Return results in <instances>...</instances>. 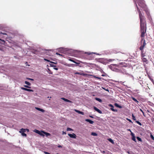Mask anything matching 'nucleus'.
Masks as SVG:
<instances>
[{"mask_svg": "<svg viewBox=\"0 0 154 154\" xmlns=\"http://www.w3.org/2000/svg\"><path fill=\"white\" fill-rule=\"evenodd\" d=\"M140 19V27L141 34L140 37H143L146 31V24L145 17L143 16L140 11L137 8Z\"/></svg>", "mask_w": 154, "mask_h": 154, "instance_id": "obj_1", "label": "nucleus"}, {"mask_svg": "<svg viewBox=\"0 0 154 154\" xmlns=\"http://www.w3.org/2000/svg\"><path fill=\"white\" fill-rule=\"evenodd\" d=\"M134 2V3L135 4V5L137 7V10L138 8V9L140 11V10L138 8V7L137 4H136V1L135 0H133ZM137 1L138 5L139 6L141 7V8H143V9H144L146 8V5L145 4V3L144 1L143 0H136Z\"/></svg>", "mask_w": 154, "mask_h": 154, "instance_id": "obj_2", "label": "nucleus"}, {"mask_svg": "<svg viewBox=\"0 0 154 154\" xmlns=\"http://www.w3.org/2000/svg\"><path fill=\"white\" fill-rule=\"evenodd\" d=\"M43 131H39L37 129H35L34 131L37 134H38L39 135H40L41 136H42L43 137L44 136V135L43 134Z\"/></svg>", "mask_w": 154, "mask_h": 154, "instance_id": "obj_3", "label": "nucleus"}, {"mask_svg": "<svg viewBox=\"0 0 154 154\" xmlns=\"http://www.w3.org/2000/svg\"><path fill=\"white\" fill-rule=\"evenodd\" d=\"M26 129H25L22 128L20 129L19 132L21 133L22 135L23 136L26 137L27 135L25 133L26 132Z\"/></svg>", "mask_w": 154, "mask_h": 154, "instance_id": "obj_4", "label": "nucleus"}, {"mask_svg": "<svg viewBox=\"0 0 154 154\" xmlns=\"http://www.w3.org/2000/svg\"><path fill=\"white\" fill-rule=\"evenodd\" d=\"M118 65L115 64H112L110 66L109 68L112 71H116L117 70V69H116L114 66H118Z\"/></svg>", "mask_w": 154, "mask_h": 154, "instance_id": "obj_5", "label": "nucleus"}, {"mask_svg": "<svg viewBox=\"0 0 154 154\" xmlns=\"http://www.w3.org/2000/svg\"><path fill=\"white\" fill-rule=\"evenodd\" d=\"M108 106L109 107H111L110 108V110L113 112H117L118 110L116 109H114V106L112 105V104H110L108 105Z\"/></svg>", "mask_w": 154, "mask_h": 154, "instance_id": "obj_6", "label": "nucleus"}, {"mask_svg": "<svg viewBox=\"0 0 154 154\" xmlns=\"http://www.w3.org/2000/svg\"><path fill=\"white\" fill-rule=\"evenodd\" d=\"M68 135L70 138L74 139L76 138V135L74 133L72 134H68Z\"/></svg>", "mask_w": 154, "mask_h": 154, "instance_id": "obj_7", "label": "nucleus"}, {"mask_svg": "<svg viewBox=\"0 0 154 154\" xmlns=\"http://www.w3.org/2000/svg\"><path fill=\"white\" fill-rule=\"evenodd\" d=\"M21 89L23 90L28 91H29V92H33V90L32 89H28L27 88H26L24 87H21Z\"/></svg>", "mask_w": 154, "mask_h": 154, "instance_id": "obj_8", "label": "nucleus"}, {"mask_svg": "<svg viewBox=\"0 0 154 154\" xmlns=\"http://www.w3.org/2000/svg\"><path fill=\"white\" fill-rule=\"evenodd\" d=\"M94 109L95 110L97 111V112H98L100 114H102V112L99 109H98L97 107H96L95 106L94 107Z\"/></svg>", "mask_w": 154, "mask_h": 154, "instance_id": "obj_9", "label": "nucleus"}, {"mask_svg": "<svg viewBox=\"0 0 154 154\" xmlns=\"http://www.w3.org/2000/svg\"><path fill=\"white\" fill-rule=\"evenodd\" d=\"M144 10L145 11L146 14L147 15L148 17L149 18L150 17V15L149 14V10L146 8L144 9Z\"/></svg>", "mask_w": 154, "mask_h": 154, "instance_id": "obj_10", "label": "nucleus"}, {"mask_svg": "<svg viewBox=\"0 0 154 154\" xmlns=\"http://www.w3.org/2000/svg\"><path fill=\"white\" fill-rule=\"evenodd\" d=\"M61 99L65 102H69V103H72V101H71L67 99H66L64 97H62V98H61Z\"/></svg>", "mask_w": 154, "mask_h": 154, "instance_id": "obj_11", "label": "nucleus"}, {"mask_svg": "<svg viewBox=\"0 0 154 154\" xmlns=\"http://www.w3.org/2000/svg\"><path fill=\"white\" fill-rule=\"evenodd\" d=\"M74 111L76 112H77L79 114H81L82 115H84V112L81 111L79 110L75 109Z\"/></svg>", "mask_w": 154, "mask_h": 154, "instance_id": "obj_12", "label": "nucleus"}, {"mask_svg": "<svg viewBox=\"0 0 154 154\" xmlns=\"http://www.w3.org/2000/svg\"><path fill=\"white\" fill-rule=\"evenodd\" d=\"M147 74L148 75V76L149 78V79L154 84V81L153 79L151 78V77L148 74V73L146 72Z\"/></svg>", "mask_w": 154, "mask_h": 154, "instance_id": "obj_13", "label": "nucleus"}, {"mask_svg": "<svg viewBox=\"0 0 154 154\" xmlns=\"http://www.w3.org/2000/svg\"><path fill=\"white\" fill-rule=\"evenodd\" d=\"M85 121L87 122H89L91 124H93V123H94V122L93 121L88 119H85Z\"/></svg>", "mask_w": 154, "mask_h": 154, "instance_id": "obj_14", "label": "nucleus"}, {"mask_svg": "<svg viewBox=\"0 0 154 154\" xmlns=\"http://www.w3.org/2000/svg\"><path fill=\"white\" fill-rule=\"evenodd\" d=\"M43 134H45L47 137L50 136L51 135L50 133L46 132L44 131H43Z\"/></svg>", "mask_w": 154, "mask_h": 154, "instance_id": "obj_15", "label": "nucleus"}, {"mask_svg": "<svg viewBox=\"0 0 154 154\" xmlns=\"http://www.w3.org/2000/svg\"><path fill=\"white\" fill-rule=\"evenodd\" d=\"M35 108L38 110L42 112H44L45 111V110L44 109L38 107H35Z\"/></svg>", "mask_w": 154, "mask_h": 154, "instance_id": "obj_16", "label": "nucleus"}, {"mask_svg": "<svg viewBox=\"0 0 154 154\" xmlns=\"http://www.w3.org/2000/svg\"><path fill=\"white\" fill-rule=\"evenodd\" d=\"M85 53L87 54L88 55H91L92 54H96L97 55H99V54H97V53H95V52H85Z\"/></svg>", "mask_w": 154, "mask_h": 154, "instance_id": "obj_17", "label": "nucleus"}, {"mask_svg": "<svg viewBox=\"0 0 154 154\" xmlns=\"http://www.w3.org/2000/svg\"><path fill=\"white\" fill-rule=\"evenodd\" d=\"M114 105L115 106L119 108H122V106L119 105L118 103H114Z\"/></svg>", "mask_w": 154, "mask_h": 154, "instance_id": "obj_18", "label": "nucleus"}, {"mask_svg": "<svg viewBox=\"0 0 154 154\" xmlns=\"http://www.w3.org/2000/svg\"><path fill=\"white\" fill-rule=\"evenodd\" d=\"M108 140L109 142L112 143V144H114V142L113 141V140H112L111 138H109L107 139Z\"/></svg>", "mask_w": 154, "mask_h": 154, "instance_id": "obj_19", "label": "nucleus"}, {"mask_svg": "<svg viewBox=\"0 0 154 154\" xmlns=\"http://www.w3.org/2000/svg\"><path fill=\"white\" fill-rule=\"evenodd\" d=\"M114 60H115L114 59H106V60L107 62L108 63L111 62L112 61H113Z\"/></svg>", "mask_w": 154, "mask_h": 154, "instance_id": "obj_20", "label": "nucleus"}, {"mask_svg": "<svg viewBox=\"0 0 154 154\" xmlns=\"http://www.w3.org/2000/svg\"><path fill=\"white\" fill-rule=\"evenodd\" d=\"M142 60L143 62L147 63V60L146 58L142 57Z\"/></svg>", "mask_w": 154, "mask_h": 154, "instance_id": "obj_21", "label": "nucleus"}, {"mask_svg": "<svg viewBox=\"0 0 154 154\" xmlns=\"http://www.w3.org/2000/svg\"><path fill=\"white\" fill-rule=\"evenodd\" d=\"M5 41L4 40L0 38V44L3 45L5 43Z\"/></svg>", "mask_w": 154, "mask_h": 154, "instance_id": "obj_22", "label": "nucleus"}, {"mask_svg": "<svg viewBox=\"0 0 154 154\" xmlns=\"http://www.w3.org/2000/svg\"><path fill=\"white\" fill-rule=\"evenodd\" d=\"M91 135L94 136H97L98 135L97 133L94 132H92L91 134Z\"/></svg>", "mask_w": 154, "mask_h": 154, "instance_id": "obj_23", "label": "nucleus"}, {"mask_svg": "<svg viewBox=\"0 0 154 154\" xmlns=\"http://www.w3.org/2000/svg\"><path fill=\"white\" fill-rule=\"evenodd\" d=\"M141 56L142 57H144L145 56V54L143 52V51H141Z\"/></svg>", "mask_w": 154, "mask_h": 154, "instance_id": "obj_24", "label": "nucleus"}, {"mask_svg": "<svg viewBox=\"0 0 154 154\" xmlns=\"http://www.w3.org/2000/svg\"><path fill=\"white\" fill-rule=\"evenodd\" d=\"M65 50L67 51H70L71 52H73V51H74V50L71 49H69L68 48H66L65 49Z\"/></svg>", "mask_w": 154, "mask_h": 154, "instance_id": "obj_25", "label": "nucleus"}, {"mask_svg": "<svg viewBox=\"0 0 154 154\" xmlns=\"http://www.w3.org/2000/svg\"><path fill=\"white\" fill-rule=\"evenodd\" d=\"M95 99L96 100L99 101L100 102H102V100H101V99H100V98H97V97H96L95 98Z\"/></svg>", "mask_w": 154, "mask_h": 154, "instance_id": "obj_26", "label": "nucleus"}, {"mask_svg": "<svg viewBox=\"0 0 154 154\" xmlns=\"http://www.w3.org/2000/svg\"><path fill=\"white\" fill-rule=\"evenodd\" d=\"M132 140L134 141L135 142H136V137L135 136V135H134V136H133L132 137H131Z\"/></svg>", "mask_w": 154, "mask_h": 154, "instance_id": "obj_27", "label": "nucleus"}, {"mask_svg": "<svg viewBox=\"0 0 154 154\" xmlns=\"http://www.w3.org/2000/svg\"><path fill=\"white\" fill-rule=\"evenodd\" d=\"M148 104L150 106H152L153 107H154V104H153V103L149 101L148 102Z\"/></svg>", "mask_w": 154, "mask_h": 154, "instance_id": "obj_28", "label": "nucleus"}, {"mask_svg": "<svg viewBox=\"0 0 154 154\" xmlns=\"http://www.w3.org/2000/svg\"><path fill=\"white\" fill-rule=\"evenodd\" d=\"M132 99L135 102L137 103H138V101L134 97H131Z\"/></svg>", "mask_w": 154, "mask_h": 154, "instance_id": "obj_29", "label": "nucleus"}, {"mask_svg": "<svg viewBox=\"0 0 154 154\" xmlns=\"http://www.w3.org/2000/svg\"><path fill=\"white\" fill-rule=\"evenodd\" d=\"M144 46H143L142 45H141L140 47V48H139V49L141 51H143V49L144 48Z\"/></svg>", "mask_w": 154, "mask_h": 154, "instance_id": "obj_30", "label": "nucleus"}, {"mask_svg": "<svg viewBox=\"0 0 154 154\" xmlns=\"http://www.w3.org/2000/svg\"><path fill=\"white\" fill-rule=\"evenodd\" d=\"M143 45H142L144 47L146 45V44L145 42V40L144 39H143V38L141 39V41H143Z\"/></svg>", "mask_w": 154, "mask_h": 154, "instance_id": "obj_31", "label": "nucleus"}, {"mask_svg": "<svg viewBox=\"0 0 154 154\" xmlns=\"http://www.w3.org/2000/svg\"><path fill=\"white\" fill-rule=\"evenodd\" d=\"M25 84L27 85H28L29 86H30L31 85V84L30 83L27 81H25Z\"/></svg>", "mask_w": 154, "mask_h": 154, "instance_id": "obj_32", "label": "nucleus"}, {"mask_svg": "<svg viewBox=\"0 0 154 154\" xmlns=\"http://www.w3.org/2000/svg\"><path fill=\"white\" fill-rule=\"evenodd\" d=\"M150 137L151 138L152 140H154V137L153 136L152 134V133L150 132Z\"/></svg>", "mask_w": 154, "mask_h": 154, "instance_id": "obj_33", "label": "nucleus"}, {"mask_svg": "<svg viewBox=\"0 0 154 154\" xmlns=\"http://www.w3.org/2000/svg\"><path fill=\"white\" fill-rule=\"evenodd\" d=\"M135 122L137 123L139 125H140V126H141L142 125V124L141 123H140V122H139L138 121H137V120H136L135 121Z\"/></svg>", "mask_w": 154, "mask_h": 154, "instance_id": "obj_34", "label": "nucleus"}, {"mask_svg": "<svg viewBox=\"0 0 154 154\" xmlns=\"http://www.w3.org/2000/svg\"><path fill=\"white\" fill-rule=\"evenodd\" d=\"M137 139L139 141L141 142L142 140L141 138L139 137H136Z\"/></svg>", "mask_w": 154, "mask_h": 154, "instance_id": "obj_35", "label": "nucleus"}, {"mask_svg": "<svg viewBox=\"0 0 154 154\" xmlns=\"http://www.w3.org/2000/svg\"><path fill=\"white\" fill-rule=\"evenodd\" d=\"M132 117L133 119L135 121L136 120V119L135 118V117L134 116V114H132Z\"/></svg>", "mask_w": 154, "mask_h": 154, "instance_id": "obj_36", "label": "nucleus"}, {"mask_svg": "<svg viewBox=\"0 0 154 154\" xmlns=\"http://www.w3.org/2000/svg\"><path fill=\"white\" fill-rule=\"evenodd\" d=\"M67 131H72L73 130L70 128H67L66 129Z\"/></svg>", "mask_w": 154, "mask_h": 154, "instance_id": "obj_37", "label": "nucleus"}, {"mask_svg": "<svg viewBox=\"0 0 154 154\" xmlns=\"http://www.w3.org/2000/svg\"><path fill=\"white\" fill-rule=\"evenodd\" d=\"M75 74H79V75H84V74H83L82 73H81L79 72H76L75 73Z\"/></svg>", "mask_w": 154, "mask_h": 154, "instance_id": "obj_38", "label": "nucleus"}, {"mask_svg": "<svg viewBox=\"0 0 154 154\" xmlns=\"http://www.w3.org/2000/svg\"><path fill=\"white\" fill-rule=\"evenodd\" d=\"M126 119L129 122L133 123V122H132L131 120L130 119H128V118H127Z\"/></svg>", "mask_w": 154, "mask_h": 154, "instance_id": "obj_39", "label": "nucleus"}, {"mask_svg": "<svg viewBox=\"0 0 154 154\" xmlns=\"http://www.w3.org/2000/svg\"><path fill=\"white\" fill-rule=\"evenodd\" d=\"M24 87L25 88H30L31 87L29 86V85H24Z\"/></svg>", "mask_w": 154, "mask_h": 154, "instance_id": "obj_40", "label": "nucleus"}, {"mask_svg": "<svg viewBox=\"0 0 154 154\" xmlns=\"http://www.w3.org/2000/svg\"><path fill=\"white\" fill-rule=\"evenodd\" d=\"M0 34H3V35H7V34L6 33H5V32H0Z\"/></svg>", "mask_w": 154, "mask_h": 154, "instance_id": "obj_41", "label": "nucleus"}, {"mask_svg": "<svg viewBox=\"0 0 154 154\" xmlns=\"http://www.w3.org/2000/svg\"><path fill=\"white\" fill-rule=\"evenodd\" d=\"M50 64V66L51 67H56V66L54 65L53 64H52V63Z\"/></svg>", "mask_w": 154, "mask_h": 154, "instance_id": "obj_42", "label": "nucleus"}, {"mask_svg": "<svg viewBox=\"0 0 154 154\" xmlns=\"http://www.w3.org/2000/svg\"><path fill=\"white\" fill-rule=\"evenodd\" d=\"M44 60L45 61H47L50 62H51V61H50V60H49L46 59H45V58H44Z\"/></svg>", "mask_w": 154, "mask_h": 154, "instance_id": "obj_43", "label": "nucleus"}, {"mask_svg": "<svg viewBox=\"0 0 154 154\" xmlns=\"http://www.w3.org/2000/svg\"><path fill=\"white\" fill-rule=\"evenodd\" d=\"M54 69L55 70H57L58 69V68L57 67H54Z\"/></svg>", "mask_w": 154, "mask_h": 154, "instance_id": "obj_44", "label": "nucleus"}, {"mask_svg": "<svg viewBox=\"0 0 154 154\" xmlns=\"http://www.w3.org/2000/svg\"><path fill=\"white\" fill-rule=\"evenodd\" d=\"M26 79L28 80H32V81H33L34 80V79H31V78H26Z\"/></svg>", "mask_w": 154, "mask_h": 154, "instance_id": "obj_45", "label": "nucleus"}, {"mask_svg": "<svg viewBox=\"0 0 154 154\" xmlns=\"http://www.w3.org/2000/svg\"><path fill=\"white\" fill-rule=\"evenodd\" d=\"M76 63L77 64L76 66H81L79 65L80 63H79L76 62V63Z\"/></svg>", "mask_w": 154, "mask_h": 154, "instance_id": "obj_46", "label": "nucleus"}, {"mask_svg": "<svg viewBox=\"0 0 154 154\" xmlns=\"http://www.w3.org/2000/svg\"><path fill=\"white\" fill-rule=\"evenodd\" d=\"M131 132V134L132 137L133 136H134V135H135L134 134V133H133V132H132V131Z\"/></svg>", "mask_w": 154, "mask_h": 154, "instance_id": "obj_47", "label": "nucleus"}, {"mask_svg": "<svg viewBox=\"0 0 154 154\" xmlns=\"http://www.w3.org/2000/svg\"><path fill=\"white\" fill-rule=\"evenodd\" d=\"M44 153L45 154H51V153H49V152H46V151H44Z\"/></svg>", "mask_w": 154, "mask_h": 154, "instance_id": "obj_48", "label": "nucleus"}, {"mask_svg": "<svg viewBox=\"0 0 154 154\" xmlns=\"http://www.w3.org/2000/svg\"><path fill=\"white\" fill-rule=\"evenodd\" d=\"M151 120L153 123H154V118H152L151 119Z\"/></svg>", "mask_w": 154, "mask_h": 154, "instance_id": "obj_49", "label": "nucleus"}, {"mask_svg": "<svg viewBox=\"0 0 154 154\" xmlns=\"http://www.w3.org/2000/svg\"><path fill=\"white\" fill-rule=\"evenodd\" d=\"M50 63H53L54 64H56L57 63V62H54L52 61L50 62Z\"/></svg>", "mask_w": 154, "mask_h": 154, "instance_id": "obj_50", "label": "nucleus"}, {"mask_svg": "<svg viewBox=\"0 0 154 154\" xmlns=\"http://www.w3.org/2000/svg\"><path fill=\"white\" fill-rule=\"evenodd\" d=\"M56 55H60V56H62V54H59V53H58L57 52L56 53Z\"/></svg>", "mask_w": 154, "mask_h": 154, "instance_id": "obj_51", "label": "nucleus"}, {"mask_svg": "<svg viewBox=\"0 0 154 154\" xmlns=\"http://www.w3.org/2000/svg\"><path fill=\"white\" fill-rule=\"evenodd\" d=\"M103 89L106 91H109V90L108 89H106L105 88H103Z\"/></svg>", "mask_w": 154, "mask_h": 154, "instance_id": "obj_52", "label": "nucleus"}, {"mask_svg": "<svg viewBox=\"0 0 154 154\" xmlns=\"http://www.w3.org/2000/svg\"><path fill=\"white\" fill-rule=\"evenodd\" d=\"M62 134H66V132H64V131H63L62 132Z\"/></svg>", "mask_w": 154, "mask_h": 154, "instance_id": "obj_53", "label": "nucleus"}, {"mask_svg": "<svg viewBox=\"0 0 154 154\" xmlns=\"http://www.w3.org/2000/svg\"><path fill=\"white\" fill-rule=\"evenodd\" d=\"M57 147H58V148H62V146L60 145H59L57 146Z\"/></svg>", "mask_w": 154, "mask_h": 154, "instance_id": "obj_54", "label": "nucleus"}, {"mask_svg": "<svg viewBox=\"0 0 154 154\" xmlns=\"http://www.w3.org/2000/svg\"><path fill=\"white\" fill-rule=\"evenodd\" d=\"M127 153L129 154H131V153H132V152H129L128 151Z\"/></svg>", "mask_w": 154, "mask_h": 154, "instance_id": "obj_55", "label": "nucleus"}, {"mask_svg": "<svg viewBox=\"0 0 154 154\" xmlns=\"http://www.w3.org/2000/svg\"><path fill=\"white\" fill-rule=\"evenodd\" d=\"M140 110L143 113V112L141 109H140Z\"/></svg>", "mask_w": 154, "mask_h": 154, "instance_id": "obj_56", "label": "nucleus"}, {"mask_svg": "<svg viewBox=\"0 0 154 154\" xmlns=\"http://www.w3.org/2000/svg\"><path fill=\"white\" fill-rule=\"evenodd\" d=\"M89 116V117H90L91 118H94V117L90 115V116Z\"/></svg>", "mask_w": 154, "mask_h": 154, "instance_id": "obj_57", "label": "nucleus"}, {"mask_svg": "<svg viewBox=\"0 0 154 154\" xmlns=\"http://www.w3.org/2000/svg\"><path fill=\"white\" fill-rule=\"evenodd\" d=\"M123 63H120V65H123ZM124 64H125V63H124Z\"/></svg>", "mask_w": 154, "mask_h": 154, "instance_id": "obj_58", "label": "nucleus"}, {"mask_svg": "<svg viewBox=\"0 0 154 154\" xmlns=\"http://www.w3.org/2000/svg\"><path fill=\"white\" fill-rule=\"evenodd\" d=\"M141 82H142H142H141V81H140V82H139V83H140V85H141L142 86H143V85H142V83H141Z\"/></svg>", "mask_w": 154, "mask_h": 154, "instance_id": "obj_59", "label": "nucleus"}, {"mask_svg": "<svg viewBox=\"0 0 154 154\" xmlns=\"http://www.w3.org/2000/svg\"><path fill=\"white\" fill-rule=\"evenodd\" d=\"M72 62H73V63H76V62H75L74 60H72Z\"/></svg>", "mask_w": 154, "mask_h": 154, "instance_id": "obj_60", "label": "nucleus"}, {"mask_svg": "<svg viewBox=\"0 0 154 154\" xmlns=\"http://www.w3.org/2000/svg\"><path fill=\"white\" fill-rule=\"evenodd\" d=\"M97 79H101V78H100V77H97Z\"/></svg>", "mask_w": 154, "mask_h": 154, "instance_id": "obj_61", "label": "nucleus"}, {"mask_svg": "<svg viewBox=\"0 0 154 154\" xmlns=\"http://www.w3.org/2000/svg\"><path fill=\"white\" fill-rule=\"evenodd\" d=\"M26 130L28 132H29V130L28 129H26Z\"/></svg>", "mask_w": 154, "mask_h": 154, "instance_id": "obj_62", "label": "nucleus"}, {"mask_svg": "<svg viewBox=\"0 0 154 154\" xmlns=\"http://www.w3.org/2000/svg\"><path fill=\"white\" fill-rule=\"evenodd\" d=\"M101 76H105V75L104 74H102L101 75Z\"/></svg>", "mask_w": 154, "mask_h": 154, "instance_id": "obj_63", "label": "nucleus"}, {"mask_svg": "<svg viewBox=\"0 0 154 154\" xmlns=\"http://www.w3.org/2000/svg\"><path fill=\"white\" fill-rule=\"evenodd\" d=\"M128 131H130V132H131V130L130 129H129L128 130Z\"/></svg>", "mask_w": 154, "mask_h": 154, "instance_id": "obj_64", "label": "nucleus"}]
</instances>
